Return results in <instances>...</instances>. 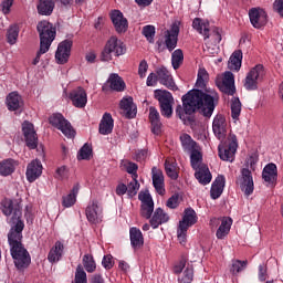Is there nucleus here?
<instances>
[{"instance_id":"obj_1","label":"nucleus","mask_w":283,"mask_h":283,"mask_svg":"<svg viewBox=\"0 0 283 283\" xmlns=\"http://www.w3.org/2000/svg\"><path fill=\"white\" fill-rule=\"evenodd\" d=\"M219 96L216 91H207V93L198 90H192L182 96V106H177L176 115L187 123V118L198 109L206 118H211L213 109H216V102Z\"/></svg>"},{"instance_id":"obj_2","label":"nucleus","mask_w":283,"mask_h":283,"mask_svg":"<svg viewBox=\"0 0 283 283\" xmlns=\"http://www.w3.org/2000/svg\"><path fill=\"white\" fill-rule=\"evenodd\" d=\"M38 32L40 34V50L33 60V65H39L41 61V54H45L50 51V46L54 39H56V28L48 21H41L38 23Z\"/></svg>"},{"instance_id":"obj_3","label":"nucleus","mask_w":283,"mask_h":283,"mask_svg":"<svg viewBox=\"0 0 283 283\" xmlns=\"http://www.w3.org/2000/svg\"><path fill=\"white\" fill-rule=\"evenodd\" d=\"M21 208L15 207L11 212V220L10 223L14 224L9 234L8 240L11 249H23V243H21V240L23 239V228L25 224H23V221H21Z\"/></svg>"},{"instance_id":"obj_4","label":"nucleus","mask_w":283,"mask_h":283,"mask_svg":"<svg viewBox=\"0 0 283 283\" xmlns=\"http://www.w3.org/2000/svg\"><path fill=\"white\" fill-rule=\"evenodd\" d=\"M219 158L227 163H233L235 160V153L238 151V136L230 133L227 139L221 140L218 146Z\"/></svg>"},{"instance_id":"obj_5","label":"nucleus","mask_w":283,"mask_h":283,"mask_svg":"<svg viewBox=\"0 0 283 283\" xmlns=\"http://www.w3.org/2000/svg\"><path fill=\"white\" fill-rule=\"evenodd\" d=\"M189 259L181 256L180 260L175 263L172 273L178 276L179 283H191L193 282V265L187 263Z\"/></svg>"},{"instance_id":"obj_6","label":"nucleus","mask_w":283,"mask_h":283,"mask_svg":"<svg viewBox=\"0 0 283 283\" xmlns=\"http://www.w3.org/2000/svg\"><path fill=\"white\" fill-rule=\"evenodd\" d=\"M125 54V44L116 36H111L102 52V61H112L113 56H123Z\"/></svg>"},{"instance_id":"obj_7","label":"nucleus","mask_w":283,"mask_h":283,"mask_svg":"<svg viewBox=\"0 0 283 283\" xmlns=\"http://www.w3.org/2000/svg\"><path fill=\"white\" fill-rule=\"evenodd\" d=\"M154 96L159 102L161 116L171 118V114H174V95L165 90H156Z\"/></svg>"},{"instance_id":"obj_8","label":"nucleus","mask_w":283,"mask_h":283,"mask_svg":"<svg viewBox=\"0 0 283 283\" xmlns=\"http://www.w3.org/2000/svg\"><path fill=\"white\" fill-rule=\"evenodd\" d=\"M216 85L223 94L233 96L235 94V75H233L231 71H226L217 75Z\"/></svg>"},{"instance_id":"obj_9","label":"nucleus","mask_w":283,"mask_h":283,"mask_svg":"<svg viewBox=\"0 0 283 283\" xmlns=\"http://www.w3.org/2000/svg\"><path fill=\"white\" fill-rule=\"evenodd\" d=\"M49 123L53 127H56V129H60L66 138H74L76 133L74 132V128H72V124H70V122H67L61 114H53L49 118Z\"/></svg>"},{"instance_id":"obj_10","label":"nucleus","mask_w":283,"mask_h":283,"mask_svg":"<svg viewBox=\"0 0 283 283\" xmlns=\"http://www.w3.org/2000/svg\"><path fill=\"white\" fill-rule=\"evenodd\" d=\"M264 78V66L262 64L255 65L245 76L244 87L245 90H258V84Z\"/></svg>"},{"instance_id":"obj_11","label":"nucleus","mask_w":283,"mask_h":283,"mask_svg":"<svg viewBox=\"0 0 283 283\" xmlns=\"http://www.w3.org/2000/svg\"><path fill=\"white\" fill-rule=\"evenodd\" d=\"M85 213L91 224H101L103 222V207L98 205V201H91L86 207Z\"/></svg>"},{"instance_id":"obj_12","label":"nucleus","mask_w":283,"mask_h":283,"mask_svg":"<svg viewBox=\"0 0 283 283\" xmlns=\"http://www.w3.org/2000/svg\"><path fill=\"white\" fill-rule=\"evenodd\" d=\"M249 17H250V23L256 30H260V28H264V25H266L269 21L266 11H264V9L260 7L250 9Z\"/></svg>"},{"instance_id":"obj_13","label":"nucleus","mask_w":283,"mask_h":283,"mask_svg":"<svg viewBox=\"0 0 283 283\" xmlns=\"http://www.w3.org/2000/svg\"><path fill=\"white\" fill-rule=\"evenodd\" d=\"M138 200H140V216L146 220L151 218L154 213V199H151V195L149 192H139Z\"/></svg>"},{"instance_id":"obj_14","label":"nucleus","mask_w":283,"mask_h":283,"mask_svg":"<svg viewBox=\"0 0 283 283\" xmlns=\"http://www.w3.org/2000/svg\"><path fill=\"white\" fill-rule=\"evenodd\" d=\"M11 255L17 269H28L32 259L30 258V252L25 249H11Z\"/></svg>"},{"instance_id":"obj_15","label":"nucleus","mask_w":283,"mask_h":283,"mask_svg":"<svg viewBox=\"0 0 283 283\" xmlns=\"http://www.w3.org/2000/svg\"><path fill=\"white\" fill-rule=\"evenodd\" d=\"M22 132L25 138L27 147H29V149H36L39 145V137H36L34 125L30 122H24L22 124Z\"/></svg>"},{"instance_id":"obj_16","label":"nucleus","mask_w":283,"mask_h":283,"mask_svg":"<svg viewBox=\"0 0 283 283\" xmlns=\"http://www.w3.org/2000/svg\"><path fill=\"white\" fill-rule=\"evenodd\" d=\"M227 117L219 114L213 118L212 132L218 140H224L227 138Z\"/></svg>"},{"instance_id":"obj_17","label":"nucleus","mask_w":283,"mask_h":283,"mask_svg":"<svg viewBox=\"0 0 283 283\" xmlns=\"http://www.w3.org/2000/svg\"><path fill=\"white\" fill-rule=\"evenodd\" d=\"M157 80L161 85H165L168 90H171L172 92H176L178 90V86L176 85V82H174V76H171V73L167 67L160 66L156 70Z\"/></svg>"},{"instance_id":"obj_18","label":"nucleus","mask_w":283,"mask_h":283,"mask_svg":"<svg viewBox=\"0 0 283 283\" xmlns=\"http://www.w3.org/2000/svg\"><path fill=\"white\" fill-rule=\"evenodd\" d=\"M72 52V41L64 40L57 46L55 52V61L60 63V65H64L70 60V54Z\"/></svg>"},{"instance_id":"obj_19","label":"nucleus","mask_w":283,"mask_h":283,"mask_svg":"<svg viewBox=\"0 0 283 283\" xmlns=\"http://www.w3.org/2000/svg\"><path fill=\"white\" fill-rule=\"evenodd\" d=\"M70 101L74 107L83 109L87 105V93L83 87L73 90L69 95Z\"/></svg>"},{"instance_id":"obj_20","label":"nucleus","mask_w":283,"mask_h":283,"mask_svg":"<svg viewBox=\"0 0 283 283\" xmlns=\"http://www.w3.org/2000/svg\"><path fill=\"white\" fill-rule=\"evenodd\" d=\"M220 220H221V223L216 232V237L218 238V240H224L231 231V226L233 224V220L229 217H222ZM220 220L212 219L211 223L220 222Z\"/></svg>"},{"instance_id":"obj_21","label":"nucleus","mask_w":283,"mask_h":283,"mask_svg":"<svg viewBox=\"0 0 283 283\" xmlns=\"http://www.w3.org/2000/svg\"><path fill=\"white\" fill-rule=\"evenodd\" d=\"M241 185L240 188L245 196H251L253 193L254 185H253V176H251V170L249 168H243L241 170Z\"/></svg>"},{"instance_id":"obj_22","label":"nucleus","mask_w":283,"mask_h":283,"mask_svg":"<svg viewBox=\"0 0 283 283\" xmlns=\"http://www.w3.org/2000/svg\"><path fill=\"white\" fill-rule=\"evenodd\" d=\"M43 174V165L39 159L32 160L27 167V180L34 182Z\"/></svg>"},{"instance_id":"obj_23","label":"nucleus","mask_w":283,"mask_h":283,"mask_svg":"<svg viewBox=\"0 0 283 283\" xmlns=\"http://www.w3.org/2000/svg\"><path fill=\"white\" fill-rule=\"evenodd\" d=\"M178 34H180V28L176 24L172 25L171 30L165 32V43L169 52L176 50V45H178Z\"/></svg>"},{"instance_id":"obj_24","label":"nucleus","mask_w":283,"mask_h":283,"mask_svg":"<svg viewBox=\"0 0 283 283\" xmlns=\"http://www.w3.org/2000/svg\"><path fill=\"white\" fill-rule=\"evenodd\" d=\"M111 19L116 32H118L119 34L123 32H127L128 23L125 17L123 15V12L118 10L113 11L111 13Z\"/></svg>"},{"instance_id":"obj_25","label":"nucleus","mask_w":283,"mask_h":283,"mask_svg":"<svg viewBox=\"0 0 283 283\" xmlns=\"http://www.w3.org/2000/svg\"><path fill=\"white\" fill-rule=\"evenodd\" d=\"M198 222V216H196V210L188 208L185 210L182 220L179 222V229L188 231L189 227H193Z\"/></svg>"},{"instance_id":"obj_26","label":"nucleus","mask_w":283,"mask_h":283,"mask_svg":"<svg viewBox=\"0 0 283 283\" xmlns=\"http://www.w3.org/2000/svg\"><path fill=\"white\" fill-rule=\"evenodd\" d=\"M151 175H153V185L159 193V196H164L165 193V175H163V170L153 167L151 169Z\"/></svg>"},{"instance_id":"obj_27","label":"nucleus","mask_w":283,"mask_h":283,"mask_svg":"<svg viewBox=\"0 0 283 283\" xmlns=\"http://www.w3.org/2000/svg\"><path fill=\"white\" fill-rule=\"evenodd\" d=\"M192 28L201 34L205 39V41L209 40V30H211V27L209 24V20H205L202 18H195L192 21Z\"/></svg>"},{"instance_id":"obj_28","label":"nucleus","mask_w":283,"mask_h":283,"mask_svg":"<svg viewBox=\"0 0 283 283\" xmlns=\"http://www.w3.org/2000/svg\"><path fill=\"white\" fill-rule=\"evenodd\" d=\"M119 107L126 116V118H135L136 117V104H134V98L132 97H124L120 103Z\"/></svg>"},{"instance_id":"obj_29","label":"nucleus","mask_w":283,"mask_h":283,"mask_svg":"<svg viewBox=\"0 0 283 283\" xmlns=\"http://www.w3.org/2000/svg\"><path fill=\"white\" fill-rule=\"evenodd\" d=\"M7 107L9 112H18L23 107V97L18 92H12L7 96Z\"/></svg>"},{"instance_id":"obj_30","label":"nucleus","mask_w":283,"mask_h":283,"mask_svg":"<svg viewBox=\"0 0 283 283\" xmlns=\"http://www.w3.org/2000/svg\"><path fill=\"white\" fill-rule=\"evenodd\" d=\"M195 178L198 180L200 185H209L212 180L211 171L209 170V166H201L199 168H195Z\"/></svg>"},{"instance_id":"obj_31","label":"nucleus","mask_w":283,"mask_h":283,"mask_svg":"<svg viewBox=\"0 0 283 283\" xmlns=\"http://www.w3.org/2000/svg\"><path fill=\"white\" fill-rule=\"evenodd\" d=\"M149 222L153 229H158L159 224H165V222H169V214H167V212H165V210H163L161 208H157L154 211Z\"/></svg>"},{"instance_id":"obj_32","label":"nucleus","mask_w":283,"mask_h":283,"mask_svg":"<svg viewBox=\"0 0 283 283\" xmlns=\"http://www.w3.org/2000/svg\"><path fill=\"white\" fill-rule=\"evenodd\" d=\"M112 132H114V118H112V114L105 113L99 123V134L108 136Z\"/></svg>"},{"instance_id":"obj_33","label":"nucleus","mask_w":283,"mask_h":283,"mask_svg":"<svg viewBox=\"0 0 283 283\" xmlns=\"http://www.w3.org/2000/svg\"><path fill=\"white\" fill-rule=\"evenodd\" d=\"M106 85H108L113 92H125V81L116 73L109 75Z\"/></svg>"},{"instance_id":"obj_34","label":"nucleus","mask_w":283,"mask_h":283,"mask_svg":"<svg viewBox=\"0 0 283 283\" xmlns=\"http://www.w3.org/2000/svg\"><path fill=\"white\" fill-rule=\"evenodd\" d=\"M224 176L220 175L212 182L210 196L212 200H218L220 196H222V191H224Z\"/></svg>"},{"instance_id":"obj_35","label":"nucleus","mask_w":283,"mask_h":283,"mask_svg":"<svg viewBox=\"0 0 283 283\" xmlns=\"http://www.w3.org/2000/svg\"><path fill=\"white\" fill-rule=\"evenodd\" d=\"M149 122L153 134H160V127H163V124L160 123V113H158V109L154 106H150L149 108Z\"/></svg>"},{"instance_id":"obj_36","label":"nucleus","mask_w":283,"mask_h":283,"mask_svg":"<svg viewBox=\"0 0 283 283\" xmlns=\"http://www.w3.org/2000/svg\"><path fill=\"white\" fill-rule=\"evenodd\" d=\"M80 189L81 186L78 184H75L71 192L62 197V206L65 207V209H70V207H74V205H76V196H78Z\"/></svg>"},{"instance_id":"obj_37","label":"nucleus","mask_w":283,"mask_h":283,"mask_svg":"<svg viewBox=\"0 0 283 283\" xmlns=\"http://www.w3.org/2000/svg\"><path fill=\"white\" fill-rule=\"evenodd\" d=\"M262 178L265 182H275L277 180V166L275 164H268L263 168Z\"/></svg>"},{"instance_id":"obj_38","label":"nucleus","mask_w":283,"mask_h":283,"mask_svg":"<svg viewBox=\"0 0 283 283\" xmlns=\"http://www.w3.org/2000/svg\"><path fill=\"white\" fill-rule=\"evenodd\" d=\"M130 243L132 247L140 249L143 244H145V238L143 237V232L138 228H130L129 230Z\"/></svg>"},{"instance_id":"obj_39","label":"nucleus","mask_w":283,"mask_h":283,"mask_svg":"<svg viewBox=\"0 0 283 283\" xmlns=\"http://www.w3.org/2000/svg\"><path fill=\"white\" fill-rule=\"evenodd\" d=\"M228 67L232 72H240L242 67V51H234L228 62Z\"/></svg>"},{"instance_id":"obj_40","label":"nucleus","mask_w":283,"mask_h":283,"mask_svg":"<svg viewBox=\"0 0 283 283\" xmlns=\"http://www.w3.org/2000/svg\"><path fill=\"white\" fill-rule=\"evenodd\" d=\"M17 161L14 159H6L0 163V176H11L17 169Z\"/></svg>"},{"instance_id":"obj_41","label":"nucleus","mask_w":283,"mask_h":283,"mask_svg":"<svg viewBox=\"0 0 283 283\" xmlns=\"http://www.w3.org/2000/svg\"><path fill=\"white\" fill-rule=\"evenodd\" d=\"M166 174L171 180H177L178 178V163L174 158H167L165 161Z\"/></svg>"},{"instance_id":"obj_42","label":"nucleus","mask_w":283,"mask_h":283,"mask_svg":"<svg viewBox=\"0 0 283 283\" xmlns=\"http://www.w3.org/2000/svg\"><path fill=\"white\" fill-rule=\"evenodd\" d=\"M190 165L192 169H198L202 166H207L205 163H202V153L198 150V148H195V150H190Z\"/></svg>"},{"instance_id":"obj_43","label":"nucleus","mask_w":283,"mask_h":283,"mask_svg":"<svg viewBox=\"0 0 283 283\" xmlns=\"http://www.w3.org/2000/svg\"><path fill=\"white\" fill-rule=\"evenodd\" d=\"M39 14H44L45 17L52 14L54 11V0H41L38 4Z\"/></svg>"},{"instance_id":"obj_44","label":"nucleus","mask_w":283,"mask_h":283,"mask_svg":"<svg viewBox=\"0 0 283 283\" xmlns=\"http://www.w3.org/2000/svg\"><path fill=\"white\" fill-rule=\"evenodd\" d=\"M207 81H209V73L205 69H199L196 82V90L202 92L207 87Z\"/></svg>"},{"instance_id":"obj_45","label":"nucleus","mask_w":283,"mask_h":283,"mask_svg":"<svg viewBox=\"0 0 283 283\" xmlns=\"http://www.w3.org/2000/svg\"><path fill=\"white\" fill-rule=\"evenodd\" d=\"M180 142L186 151H193L198 149V144L191 138L189 134H182L180 136Z\"/></svg>"},{"instance_id":"obj_46","label":"nucleus","mask_w":283,"mask_h":283,"mask_svg":"<svg viewBox=\"0 0 283 283\" xmlns=\"http://www.w3.org/2000/svg\"><path fill=\"white\" fill-rule=\"evenodd\" d=\"M205 41H207L206 45H211V43H213V45H218V43L222 41V34L220 33V29L216 27L209 29V39Z\"/></svg>"},{"instance_id":"obj_47","label":"nucleus","mask_w":283,"mask_h":283,"mask_svg":"<svg viewBox=\"0 0 283 283\" xmlns=\"http://www.w3.org/2000/svg\"><path fill=\"white\" fill-rule=\"evenodd\" d=\"M230 107L233 120H238V118H240V114L242 113V103H240V98L232 97Z\"/></svg>"},{"instance_id":"obj_48","label":"nucleus","mask_w":283,"mask_h":283,"mask_svg":"<svg viewBox=\"0 0 283 283\" xmlns=\"http://www.w3.org/2000/svg\"><path fill=\"white\" fill-rule=\"evenodd\" d=\"M83 265L87 273H94V271H96V262L92 254H85L83 256Z\"/></svg>"},{"instance_id":"obj_49","label":"nucleus","mask_w":283,"mask_h":283,"mask_svg":"<svg viewBox=\"0 0 283 283\" xmlns=\"http://www.w3.org/2000/svg\"><path fill=\"white\" fill-rule=\"evenodd\" d=\"M182 61H185V55L182 54V50L180 49L175 50L171 56V63H172L174 70H178V67L182 65Z\"/></svg>"},{"instance_id":"obj_50","label":"nucleus","mask_w":283,"mask_h":283,"mask_svg":"<svg viewBox=\"0 0 283 283\" xmlns=\"http://www.w3.org/2000/svg\"><path fill=\"white\" fill-rule=\"evenodd\" d=\"M17 39H19V27L11 25L7 31V42L10 45H14V43H17Z\"/></svg>"},{"instance_id":"obj_51","label":"nucleus","mask_w":283,"mask_h":283,"mask_svg":"<svg viewBox=\"0 0 283 283\" xmlns=\"http://www.w3.org/2000/svg\"><path fill=\"white\" fill-rule=\"evenodd\" d=\"M247 264H249L248 261L232 260L230 272L233 275H238V273H242V271L247 269Z\"/></svg>"},{"instance_id":"obj_52","label":"nucleus","mask_w":283,"mask_h":283,"mask_svg":"<svg viewBox=\"0 0 283 283\" xmlns=\"http://www.w3.org/2000/svg\"><path fill=\"white\" fill-rule=\"evenodd\" d=\"M122 167L127 171V174H132L133 178H138V175L136 174L138 171V165L129 160H123Z\"/></svg>"},{"instance_id":"obj_53","label":"nucleus","mask_w":283,"mask_h":283,"mask_svg":"<svg viewBox=\"0 0 283 283\" xmlns=\"http://www.w3.org/2000/svg\"><path fill=\"white\" fill-rule=\"evenodd\" d=\"M137 177H133L132 181L126 186V191L129 196V198H134L136 193H138V189H140V184H138V180H136Z\"/></svg>"},{"instance_id":"obj_54","label":"nucleus","mask_w":283,"mask_h":283,"mask_svg":"<svg viewBox=\"0 0 283 283\" xmlns=\"http://www.w3.org/2000/svg\"><path fill=\"white\" fill-rule=\"evenodd\" d=\"M142 34L145 35V39L149 43H154V38L156 36V27H154V25H145L143 28Z\"/></svg>"},{"instance_id":"obj_55","label":"nucleus","mask_w":283,"mask_h":283,"mask_svg":"<svg viewBox=\"0 0 283 283\" xmlns=\"http://www.w3.org/2000/svg\"><path fill=\"white\" fill-rule=\"evenodd\" d=\"M74 283H87V273L83 270V265H77Z\"/></svg>"},{"instance_id":"obj_56","label":"nucleus","mask_w":283,"mask_h":283,"mask_svg":"<svg viewBox=\"0 0 283 283\" xmlns=\"http://www.w3.org/2000/svg\"><path fill=\"white\" fill-rule=\"evenodd\" d=\"M92 158V147L90 145L85 144L77 155V160H90Z\"/></svg>"},{"instance_id":"obj_57","label":"nucleus","mask_w":283,"mask_h":283,"mask_svg":"<svg viewBox=\"0 0 283 283\" xmlns=\"http://www.w3.org/2000/svg\"><path fill=\"white\" fill-rule=\"evenodd\" d=\"M63 258V249H51L48 255L49 262H59Z\"/></svg>"},{"instance_id":"obj_58","label":"nucleus","mask_w":283,"mask_h":283,"mask_svg":"<svg viewBox=\"0 0 283 283\" xmlns=\"http://www.w3.org/2000/svg\"><path fill=\"white\" fill-rule=\"evenodd\" d=\"M1 210L4 216H12V211H14V208L12 207V200L3 199L1 201Z\"/></svg>"},{"instance_id":"obj_59","label":"nucleus","mask_w":283,"mask_h":283,"mask_svg":"<svg viewBox=\"0 0 283 283\" xmlns=\"http://www.w3.org/2000/svg\"><path fill=\"white\" fill-rule=\"evenodd\" d=\"M55 178H57V180H66V178H70V170L67 167H59L55 171Z\"/></svg>"},{"instance_id":"obj_60","label":"nucleus","mask_w":283,"mask_h":283,"mask_svg":"<svg viewBox=\"0 0 283 283\" xmlns=\"http://www.w3.org/2000/svg\"><path fill=\"white\" fill-rule=\"evenodd\" d=\"M180 197H178V195H174L171 196L168 201H167V207L169 209H176L178 207V205H180Z\"/></svg>"},{"instance_id":"obj_61","label":"nucleus","mask_w":283,"mask_h":283,"mask_svg":"<svg viewBox=\"0 0 283 283\" xmlns=\"http://www.w3.org/2000/svg\"><path fill=\"white\" fill-rule=\"evenodd\" d=\"M147 70H149V65L147 64V61L143 60L138 66V75L140 78H145Z\"/></svg>"},{"instance_id":"obj_62","label":"nucleus","mask_w":283,"mask_h":283,"mask_svg":"<svg viewBox=\"0 0 283 283\" xmlns=\"http://www.w3.org/2000/svg\"><path fill=\"white\" fill-rule=\"evenodd\" d=\"M177 238L181 247H185V243L187 242V230H184L182 228L178 227Z\"/></svg>"},{"instance_id":"obj_63","label":"nucleus","mask_w":283,"mask_h":283,"mask_svg":"<svg viewBox=\"0 0 283 283\" xmlns=\"http://www.w3.org/2000/svg\"><path fill=\"white\" fill-rule=\"evenodd\" d=\"M14 3V0H3L1 8L3 14H10V9L12 8V4Z\"/></svg>"},{"instance_id":"obj_64","label":"nucleus","mask_w":283,"mask_h":283,"mask_svg":"<svg viewBox=\"0 0 283 283\" xmlns=\"http://www.w3.org/2000/svg\"><path fill=\"white\" fill-rule=\"evenodd\" d=\"M273 10L283 18V0H274Z\"/></svg>"}]
</instances>
